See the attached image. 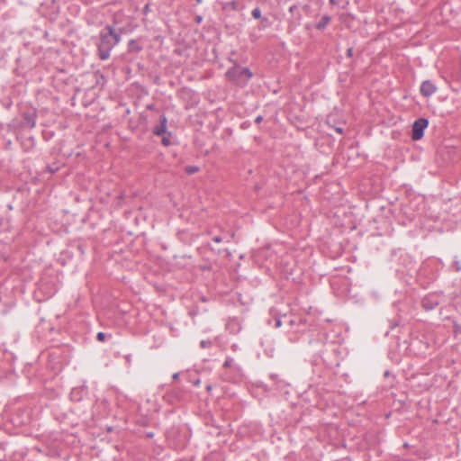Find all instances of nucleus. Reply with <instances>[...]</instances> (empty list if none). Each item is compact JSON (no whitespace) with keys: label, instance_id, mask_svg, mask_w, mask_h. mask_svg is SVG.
Masks as SVG:
<instances>
[{"label":"nucleus","instance_id":"nucleus-23","mask_svg":"<svg viewBox=\"0 0 461 461\" xmlns=\"http://www.w3.org/2000/svg\"><path fill=\"white\" fill-rule=\"evenodd\" d=\"M206 390L207 391H211L212 390V385H207Z\"/></svg>","mask_w":461,"mask_h":461},{"label":"nucleus","instance_id":"nucleus-20","mask_svg":"<svg viewBox=\"0 0 461 461\" xmlns=\"http://www.w3.org/2000/svg\"><path fill=\"white\" fill-rule=\"evenodd\" d=\"M281 324H282L281 320H280V319H277V320L276 321V328H278V327H280V326H281Z\"/></svg>","mask_w":461,"mask_h":461},{"label":"nucleus","instance_id":"nucleus-12","mask_svg":"<svg viewBox=\"0 0 461 461\" xmlns=\"http://www.w3.org/2000/svg\"><path fill=\"white\" fill-rule=\"evenodd\" d=\"M212 345V341L211 340H202L200 342V347L202 348H210Z\"/></svg>","mask_w":461,"mask_h":461},{"label":"nucleus","instance_id":"nucleus-9","mask_svg":"<svg viewBox=\"0 0 461 461\" xmlns=\"http://www.w3.org/2000/svg\"><path fill=\"white\" fill-rule=\"evenodd\" d=\"M251 14L253 18L255 19H260L261 18V11L258 7H256L252 10Z\"/></svg>","mask_w":461,"mask_h":461},{"label":"nucleus","instance_id":"nucleus-6","mask_svg":"<svg viewBox=\"0 0 461 461\" xmlns=\"http://www.w3.org/2000/svg\"><path fill=\"white\" fill-rule=\"evenodd\" d=\"M436 90L437 87L429 80L423 81L420 88V94L425 97L432 95Z\"/></svg>","mask_w":461,"mask_h":461},{"label":"nucleus","instance_id":"nucleus-7","mask_svg":"<svg viewBox=\"0 0 461 461\" xmlns=\"http://www.w3.org/2000/svg\"><path fill=\"white\" fill-rule=\"evenodd\" d=\"M159 125L153 128V134L156 136H161L167 133V117L166 115L162 114L159 117Z\"/></svg>","mask_w":461,"mask_h":461},{"label":"nucleus","instance_id":"nucleus-13","mask_svg":"<svg viewBox=\"0 0 461 461\" xmlns=\"http://www.w3.org/2000/svg\"><path fill=\"white\" fill-rule=\"evenodd\" d=\"M453 267L456 272L461 271V263L459 260L455 259L453 262Z\"/></svg>","mask_w":461,"mask_h":461},{"label":"nucleus","instance_id":"nucleus-11","mask_svg":"<svg viewBox=\"0 0 461 461\" xmlns=\"http://www.w3.org/2000/svg\"><path fill=\"white\" fill-rule=\"evenodd\" d=\"M185 171L187 174L192 175L198 171V167L194 166L186 167Z\"/></svg>","mask_w":461,"mask_h":461},{"label":"nucleus","instance_id":"nucleus-19","mask_svg":"<svg viewBox=\"0 0 461 461\" xmlns=\"http://www.w3.org/2000/svg\"><path fill=\"white\" fill-rule=\"evenodd\" d=\"M347 54L348 57H351L353 55V49L352 48H349L348 50H347Z\"/></svg>","mask_w":461,"mask_h":461},{"label":"nucleus","instance_id":"nucleus-4","mask_svg":"<svg viewBox=\"0 0 461 461\" xmlns=\"http://www.w3.org/2000/svg\"><path fill=\"white\" fill-rule=\"evenodd\" d=\"M37 113L35 109H31L23 113L22 125L32 129L36 125Z\"/></svg>","mask_w":461,"mask_h":461},{"label":"nucleus","instance_id":"nucleus-22","mask_svg":"<svg viewBox=\"0 0 461 461\" xmlns=\"http://www.w3.org/2000/svg\"><path fill=\"white\" fill-rule=\"evenodd\" d=\"M336 131L339 132V133H342L343 130L342 128H336Z\"/></svg>","mask_w":461,"mask_h":461},{"label":"nucleus","instance_id":"nucleus-25","mask_svg":"<svg viewBox=\"0 0 461 461\" xmlns=\"http://www.w3.org/2000/svg\"><path fill=\"white\" fill-rule=\"evenodd\" d=\"M148 437H149V438L153 437V433H148Z\"/></svg>","mask_w":461,"mask_h":461},{"label":"nucleus","instance_id":"nucleus-15","mask_svg":"<svg viewBox=\"0 0 461 461\" xmlns=\"http://www.w3.org/2000/svg\"><path fill=\"white\" fill-rule=\"evenodd\" d=\"M232 363H233V359H232V358H230V357H229V358H227V359L225 360V362L223 363V366H224L225 368H228V367L231 366Z\"/></svg>","mask_w":461,"mask_h":461},{"label":"nucleus","instance_id":"nucleus-24","mask_svg":"<svg viewBox=\"0 0 461 461\" xmlns=\"http://www.w3.org/2000/svg\"><path fill=\"white\" fill-rule=\"evenodd\" d=\"M202 21V17H197V22L200 23Z\"/></svg>","mask_w":461,"mask_h":461},{"label":"nucleus","instance_id":"nucleus-10","mask_svg":"<svg viewBox=\"0 0 461 461\" xmlns=\"http://www.w3.org/2000/svg\"><path fill=\"white\" fill-rule=\"evenodd\" d=\"M162 144L164 146H169L171 141H170V133L169 132H167V136H163L162 138Z\"/></svg>","mask_w":461,"mask_h":461},{"label":"nucleus","instance_id":"nucleus-18","mask_svg":"<svg viewBox=\"0 0 461 461\" xmlns=\"http://www.w3.org/2000/svg\"><path fill=\"white\" fill-rule=\"evenodd\" d=\"M263 120V117L261 115H258L256 119H255V122L256 123H259L261 122Z\"/></svg>","mask_w":461,"mask_h":461},{"label":"nucleus","instance_id":"nucleus-5","mask_svg":"<svg viewBox=\"0 0 461 461\" xmlns=\"http://www.w3.org/2000/svg\"><path fill=\"white\" fill-rule=\"evenodd\" d=\"M438 303H439L438 299L437 298V296L435 294H429V295L425 296L421 301L422 307L426 311L433 310L434 308H436L438 305Z\"/></svg>","mask_w":461,"mask_h":461},{"label":"nucleus","instance_id":"nucleus-8","mask_svg":"<svg viewBox=\"0 0 461 461\" xmlns=\"http://www.w3.org/2000/svg\"><path fill=\"white\" fill-rule=\"evenodd\" d=\"M330 17L328 15H325L321 18V20L317 23L316 28L318 30H322L326 27V25L330 23Z\"/></svg>","mask_w":461,"mask_h":461},{"label":"nucleus","instance_id":"nucleus-14","mask_svg":"<svg viewBox=\"0 0 461 461\" xmlns=\"http://www.w3.org/2000/svg\"><path fill=\"white\" fill-rule=\"evenodd\" d=\"M107 335L104 332H98L97 333V340L100 342H104L106 339Z\"/></svg>","mask_w":461,"mask_h":461},{"label":"nucleus","instance_id":"nucleus-3","mask_svg":"<svg viewBox=\"0 0 461 461\" xmlns=\"http://www.w3.org/2000/svg\"><path fill=\"white\" fill-rule=\"evenodd\" d=\"M429 122L425 118H420L413 122L411 138L413 140H420L424 135V130L428 127Z\"/></svg>","mask_w":461,"mask_h":461},{"label":"nucleus","instance_id":"nucleus-21","mask_svg":"<svg viewBox=\"0 0 461 461\" xmlns=\"http://www.w3.org/2000/svg\"><path fill=\"white\" fill-rule=\"evenodd\" d=\"M172 377H173V379L176 380V379H177L179 377V374L178 373H175Z\"/></svg>","mask_w":461,"mask_h":461},{"label":"nucleus","instance_id":"nucleus-2","mask_svg":"<svg viewBox=\"0 0 461 461\" xmlns=\"http://www.w3.org/2000/svg\"><path fill=\"white\" fill-rule=\"evenodd\" d=\"M226 78L238 86H245L252 77L253 74L248 68L233 67L226 74Z\"/></svg>","mask_w":461,"mask_h":461},{"label":"nucleus","instance_id":"nucleus-16","mask_svg":"<svg viewBox=\"0 0 461 461\" xmlns=\"http://www.w3.org/2000/svg\"><path fill=\"white\" fill-rule=\"evenodd\" d=\"M135 45H136V41L134 40H131L129 41V49L130 50H133L135 48Z\"/></svg>","mask_w":461,"mask_h":461},{"label":"nucleus","instance_id":"nucleus-17","mask_svg":"<svg viewBox=\"0 0 461 461\" xmlns=\"http://www.w3.org/2000/svg\"><path fill=\"white\" fill-rule=\"evenodd\" d=\"M212 240L216 243L221 242L222 239L220 236H215L212 238Z\"/></svg>","mask_w":461,"mask_h":461},{"label":"nucleus","instance_id":"nucleus-1","mask_svg":"<svg viewBox=\"0 0 461 461\" xmlns=\"http://www.w3.org/2000/svg\"><path fill=\"white\" fill-rule=\"evenodd\" d=\"M121 41V34L111 26H105L99 33L96 42L97 55L100 59L106 60L111 56V51Z\"/></svg>","mask_w":461,"mask_h":461}]
</instances>
